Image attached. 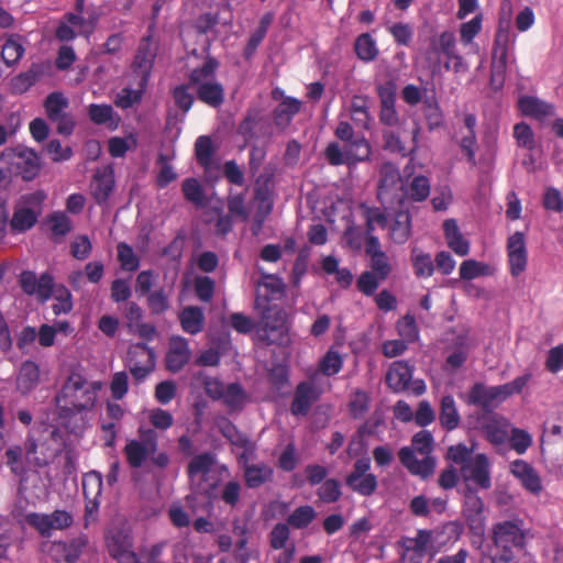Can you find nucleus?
<instances>
[{
	"mask_svg": "<svg viewBox=\"0 0 563 563\" xmlns=\"http://www.w3.org/2000/svg\"><path fill=\"white\" fill-rule=\"evenodd\" d=\"M100 389L101 383L88 382L82 375L71 373L56 395L58 418L69 420L76 415L91 411Z\"/></svg>",
	"mask_w": 563,
	"mask_h": 563,
	"instance_id": "f257e3e1",
	"label": "nucleus"
},
{
	"mask_svg": "<svg viewBox=\"0 0 563 563\" xmlns=\"http://www.w3.org/2000/svg\"><path fill=\"white\" fill-rule=\"evenodd\" d=\"M525 523L521 519L504 520L493 528V542L500 550L494 559L501 563L514 560L512 549H523L526 545Z\"/></svg>",
	"mask_w": 563,
	"mask_h": 563,
	"instance_id": "f03ea898",
	"label": "nucleus"
},
{
	"mask_svg": "<svg viewBox=\"0 0 563 563\" xmlns=\"http://www.w3.org/2000/svg\"><path fill=\"white\" fill-rule=\"evenodd\" d=\"M258 335L267 344H284L288 338L287 313L277 306H268L262 316Z\"/></svg>",
	"mask_w": 563,
	"mask_h": 563,
	"instance_id": "7ed1b4c3",
	"label": "nucleus"
},
{
	"mask_svg": "<svg viewBox=\"0 0 563 563\" xmlns=\"http://www.w3.org/2000/svg\"><path fill=\"white\" fill-rule=\"evenodd\" d=\"M399 169L393 163H384L379 169L377 199L383 206L402 205L406 194L402 191Z\"/></svg>",
	"mask_w": 563,
	"mask_h": 563,
	"instance_id": "20e7f679",
	"label": "nucleus"
},
{
	"mask_svg": "<svg viewBox=\"0 0 563 563\" xmlns=\"http://www.w3.org/2000/svg\"><path fill=\"white\" fill-rule=\"evenodd\" d=\"M141 440H130L123 448L128 464L132 468H140L155 453L158 448V434L153 429H139Z\"/></svg>",
	"mask_w": 563,
	"mask_h": 563,
	"instance_id": "39448f33",
	"label": "nucleus"
},
{
	"mask_svg": "<svg viewBox=\"0 0 563 563\" xmlns=\"http://www.w3.org/2000/svg\"><path fill=\"white\" fill-rule=\"evenodd\" d=\"M509 32L499 30L496 33L489 76V87L494 91L503 89L507 71Z\"/></svg>",
	"mask_w": 563,
	"mask_h": 563,
	"instance_id": "423d86ee",
	"label": "nucleus"
},
{
	"mask_svg": "<svg viewBox=\"0 0 563 563\" xmlns=\"http://www.w3.org/2000/svg\"><path fill=\"white\" fill-rule=\"evenodd\" d=\"M439 54H443L446 59L453 60V70L455 73H461L467 69L464 58L456 51V40L453 32L444 31L438 36L430 38L428 55L429 59H431V55L435 56L433 70L439 68Z\"/></svg>",
	"mask_w": 563,
	"mask_h": 563,
	"instance_id": "0eeeda50",
	"label": "nucleus"
},
{
	"mask_svg": "<svg viewBox=\"0 0 563 563\" xmlns=\"http://www.w3.org/2000/svg\"><path fill=\"white\" fill-rule=\"evenodd\" d=\"M25 521L42 537L49 538L53 530L69 528L74 522V518L70 512L56 509L52 514L30 512L25 516Z\"/></svg>",
	"mask_w": 563,
	"mask_h": 563,
	"instance_id": "6e6552de",
	"label": "nucleus"
},
{
	"mask_svg": "<svg viewBox=\"0 0 563 563\" xmlns=\"http://www.w3.org/2000/svg\"><path fill=\"white\" fill-rule=\"evenodd\" d=\"M126 366L137 382L145 379L155 368V352L145 343L130 345L126 353Z\"/></svg>",
	"mask_w": 563,
	"mask_h": 563,
	"instance_id": "1a4fd4ad",
	"label": "nucleus"
},
{
	"mask_svg": "<svg viewBox=\"0 0 563 563\" xmlns=\"http://www.w3.org/2000/svg\"><path fill=\"white\" fill-rule=\"evenodd\" d=\"M465 482H472L482 489L492 487L490 462L485 453L476 454L473 460L461 467Z\"/></svg>",
	"mask_w": 563,
	"mask_h": 563,
	"instance_id": "9d476101",
	"label": "nucleus"
},
{
	"mask_svg": "<svg viewBox=\"0 0 563 563\" xmlns=\"http://www.w3.org/2000/svg\"><path fill=\"white\" fill-rule=\"evenodd\" d=\"M503 389L498 386H486L475 383L468 390L467 402L481 407L485 412H492L500 401H504Z\"/></svg>",
	"mask_w": 563,
	"mask_h": 563,
	"instance_id": "9b49d317",
	"label": "nucleus"
},
{
	"mask_svg": "<svg viewBox=\"0 0 563 563\" xmlns=\"http://www.w3.org/2000/svg\"><path fill=\"white\" fill-rule=\"evenodd\" d=\"M12 168L22 179L33 180L41 169L40 157L33 150L18 146L13 151Z\"/></svg>",
	"mask_w": 563,
	"mask_h": 563,
	"instance_id": "f8f14e48",
	"label": "nucleus"
},
{
	"mask_svg": "<svg viewBox=\"0 0 563 563\" xmlns=\"http://www.w3.org/2000/svg\"><path fill=\"white\" fill-rule=\"evenodd\" d=\"M463 515L472 532L481 533L484 531V503L477 493L470 487L464 495Z\"/></svg>",
	"mask_w": 563,
	"mask_h": 563,
	"instance_id": "ddd939ff",
	"label": "nucleus"
},
{
	"mask_svg": "<svg viewBox=\"0 0 563 563\" xmlns=\"http://www.w3.org/2000/svg\"><path fill=\"white\" fill-rule=\"evenodd\" d=\"M20 285L22 290L27 295H36L42 302L46 301L54 288L53 277L48 274H42L40 278L35 273L24 271L20 275Z\"/></svg>",
	"mask_w": 563,
	"mask_h": 563,
	"instance_id": "4468645a",
	"label": "nucleus"
},
{
	"mask_svg": "<svg viewBox=\"0 0 563 563\" xmlns=\"http://www.w3.org/2000/svg\"><path fill=\"white\" fill-rule=\"evenodd\" d=\"M155 56V51L151 48L150 38H143L131 65L133 75L137 80H141V86H147L148 84Z\"/></svg>",
	"mask_w": 563,
	"mask_h": 563,
	"instance_id": "2eb2a0df",
	"label": "nucleus"
},
{
	"mask_svg": "<svg viewBox=\"0 0 563 563\" xmlns=\"http://www.w3.org/2000/svg\"><path fill=\"white\" fill-rule=\"evenodd\" d=\"M190 356L191 351L188 340L180 335H173L169 339V346L165 356L166 368L172 373H178L189 362Z\"/></svg>",
	"mask_w": 563,
	"mask_h": 563,
	"instance_id": "dca6fc26",
	"label": "nucleus"
},
{
	"mask_svg": "<svg viewBox=\"0 0 563 563\" xmlns=\"http://www.w3.org/2000/svg\"><path fill=\"white\" fill-rule=\"evenodd\" d=\"M114 185V169L111 165L96 170L90 188L91 195L99 206L107 203L113 192Z\"/></svg>",
	"mask_w": 563,
	"mask_h": 563,
	"instance_id": "f3484780",
	"label": "nucleus"
},
{
	"mask_svg": "<svg viewBox=\"0 0 563 563\" xmlns=\"http://www.w3.org/2000/svg\"><path fill=\"white\" fill-rule=\"evenodd\" d=\"M400 463L412 475L420 476L426 479L431 476L435 468V460L432 456H424L418 460L415 455V450L409 446H404L398 451Z\"/></svg>",
	"mask_w": 563,
	"mask_h": 563,
	"instance_id": "a211bd4d",
	"label": "nucleus"
},
{
	"mask_svg": "<svg viewBox=\"0 0 563 563\" xmlns=\"http://www.w3.org/2000/svg\"><path fill=\"white\" fill-rule=\"evenodd\" d=\"M400 463L412 475L420 476L426 479L431 476L435 468V460L432 456H424L418 460L415 455V450L409 446H404L398 451Z\"/></svg>",
	"mask_w": 563,
	"mask_h": 563,
	"instance_id": "6ab92c4d",
	"label": "nucleus"
},
{
	"mask_svg": "<svg viewBox=\"0 0 563 563\" xmlns=\"http://www.w3.org/2000/svg\"><path fill=\"white\" fill-rule=\"evenodd\" d=\"M317 399L318 393L314 385L308 380L300 382L295 389L290 412L294 416H306Z\"/></svg>",
	"mask_w": 563,
	"mask_h": 563,
	"instance_id": "aec40b11",
	"label": "nucleus"
},
{
	"mask_svg": "<svg viewBox=\"0 0 563 563\" xmlns=\"http://www.w3.org/2000/svg\"><path fill=\"white\" fill-rule=\"evenodd\" d=\"M510 473L517 477L521 485L530 493H540L541 479L531 464L523 460H515L510 463Z\"/></svg>",
	"mask_w": 563,
	"mask_h": 563,
	"instance_id": "412c9836",
	"label": "nucleus"
},
{
	"mask_svg": "<svg viewBox=\"0 0 563 563\" xmlns=\"http://www.w3.org/2000/svg\"><path fill=\"white\" fill-rule=\"evenodd\" d=\"M412 378V367L405 361L394 362L387 371L386 384L395 393L405 391Z\"/></svg>",
	"mask_w": 563,
	"mask_h": 563,
	"instance_id": "4be33fe9",
	"label": "nucleus"
},
{
	"mask_svg": "<svg viewBox=\"0 0 563 563\" xmlns=\"http://www.w3.org/2000/svg\"><path fill=\"white\" fill-rule=\"evenodd\" d=\"M508 421L503 417H490L483 421L482 432L493 445L504 444L508 439Z\"/></svg>",
	"mask_w": 563,
	"mask_h": 563,
	"instance_id": "5701e85b",
	"label": "nucleus"
},
{
	"mask_svg": "<svg viewBox=\"0 0 563 563\" xmlns=\"http://www.w3.org/2000/svg\"><path fill=\"white\" fill-rule=\"evenodd\" d=\"M45 441H41L32 432L26 434L23 450L30 465L43 467L48 464L49 456L45 453Z\"/></svg>",
	"mask_w": 563,
	"mask_h": 563,
	"instance_id": "b1692460",
	"label": "nucleus"
},
{
	"mask_svg": "<svg viewBox=\"0 0 563 563\" xmlns=\"http://www.w3.org/2000/svg\"><path fill=\"white\" fill-rule=\"evenodd\" d=\"M243 472L245 485L251 489L258 488L265 483L272 482L274 476L273 468L265 463H245Z\"/></svg>",
	"mask_w": 563,
	"mask_h": 563,
	"instance_id": "393cba45",
	"label": "nucleus"
},
{
	"mask_svg": "<svg viewBox=\"0 0 563 563\" xmlns=\"http://www.w3.org/2000/svg\"><path fill=\"white\" fill-rule=\"evenodd\" d=\"M181 329L191 335L198 334L205 327V313L198 306L185 307L178 316Z\"/></svg>",
	"mask_w": 563,
	"mask_h": 563,
	"instance_id": "a878e982",
	"label": "nucleus"
},
{
	"mask_svg": "<svg viewBox=\"0 0 563 563\" xmlns=\"http://www.w3.org/2000/svg\"><path fill=\"white\" fill-rule=\"evenodd\" d=\"M444 236L448 246L459 256H465L470 252V243L460 232L456 220L448 219L443 223Z\"/></svg>",
	"mask_w": 563,
	"mask_h": 563,
	"instance_id": "bb28decb",
	"label": "nucleus"
},
{
	"mask_svg": "<svg viewBox=\"0 0 563 563\" xmlns=\"http://www.w3.org/2000/svg\"><path fill=\"white\" fill-rule=\"evenodd\" d=\"M411 235V216L408 210L396 212L389 225V236L396 244H405Z\"/></svg>",
	"mask_w": 563,
	"mask_h": 563,
	"instance_id": "cd10ccee",
	"label": "nucleus"
},
{
	"mask_svg": "<svg viewBox=\"0 0 563 563\" xmlns=\"http://www.w3.org/2000/svg\"><path fill=\"white\" fill-rule=\"evenodd\" d=\"M518 108L522 114L542 120L545 117L553 115L554 107L539 98L523 96L518 100Z\"/></svg>",
	"mask_w": 563,
	"mask_h": 563,
	"instance_id": "c85d7f7f",
	"label": "nucleus"
},
{
	"mask_svg": "<svg viewBox=\"0 0 563 563\" xmlns=\"http://www.w3.org/2000/svg\"><path fill=\"white\" fill-rule=\"evenodd\" d=\"M353 51L356 57L364 63H372L376 60L379 55L377 41L367 32L356 36L353 44Z\"/></svg>",
	"mask_w": 563,
	"mask_h": 563,
	"instance_id": "c756f323",
	"label": "nucleus"
},
{
	"mask_svg": "<svg viewBox=\"0 0 563 563\" xmlns=\"http://www.w3.org/2000/svg\"><path fill=\"white\" fill-rule=\"evenodd\" d=\"M301 101L294 97H285L274 109L273 115L277 126L286 128L292 118L300 112Z\"/></svg>",
	"mask_w": 563,
	"mask_h": 563,
	"instance_id": "7c9ffc66",
	"label": "nucleus"
},
{
	"mask_svg": "<svg viewBox=\"0 0 563 563\" xmlns=\"http://www.w3.org/2000/svg\"><path fill=\"white\" fill-rule=\"evenodd\" d=\"M197 98L212 108H219L224 101V89L220 82L205 81L197 86Z\"/></svg>",
	"mask_w": 563,
	"mask_h": 563,
	"instance_id": "2f4dec72",
	"label": "nucleus"
},
{
	"mask_svg": "<svg viewBox=\"0 0 563 563\" xmlns=\"http://www.w3.org/2000/svg\"><path fill=\"white\" fill-rule=\"evenodd\" d=\"M439 421L441 427L446 431H452L459 427L461 417L453 396L446 395L442 397Z\"/></svg>",
	"mask_w": 563,
	"mask_h": 563,
	"instance_id": "473e14b6",
	"label": "nucleus"
},
{
	"mask_svg": "<svg viewBox=\"0 0 563 563\" xmlns=\"http://www.w3.org/2000/svg\"><path fill=\"white\" fill-rule=\"evenodd\" d=\"M40 382L38 365L32 361L22 363L16 378V387L22 394L34 389Z\"/></svg>",
	"mask_w": 563,
	"mask_h": 563,
	"instance_id": "72a5a7b5",
	"label": "nucleus"
},
{
	"mask_svg": "<svg viewBox=\"0 0 563 563\" xmlns=\"http://www.w3.org/2000/svg\"><path fill=\"white\" fill-rule=\"evenodd\" d=\"M82 493L88 504L98 507L102 493V475L98 471H90L82 476Z\"/></svg>",
	"mask_w": 563,
	"mask_h": 563,
	"instance_id": "f704fd0d",
	"label": "nucleus"
},
{
	"mask_svg": "<svg viewBox=\"0 0 563 563\" xmlns=\"http://www.w3.org/2000/svg\"><path fill=\"white\" fill-rule=\"evenodd\" d=\"M38 213L31 208H16L9 222L12 233H23L31 230L37 222Z\"/></svg>",
	"mask_w": 563,
	"mask_h": 563,
	"instance_id": "c9c22d12",
	"label": "nucleus"
},
{
	"mask_svg": "<svg viewBox=\"0 0 563 563\" xmlns=\"http://www.w3.org/2000/svg\"><path fill=\"white\" fill-rule=\"evenodd\" d=\"M369 100L366 96H354L350 104V114L353 122L362 128L369 129L371 115L368 112Z\"/></svg>",
	"mask_w": 563,
	"mask_h": 563,
	"instance_id": "e433bc0d",
	"label": "nucleus"
},
{
	"mask_svg": "<svg viewBox=\"0 0 563 563\" xmlns=\"http://www.w3.org/2000/svg\"><path fill=\"white\" fill-rule=\"evenodd\" d=\"M371 153V145L364 136L353 139L345 144L347 164L367 161Z\"/></svg>",
	"mask_w": 563,
	"mask_h": 563,
	"instance_id": "4c0bfd02",
	"label": "nucleus"
},
{
	"mask_svg": "<svg viewBox=\"0 0 563 563\" xmlns=\"http://www.w3.org/2000/svg\"><path fill=\"white\" fill-rule=\"evenodd\" d=\"M214 153L216 148L210 136L200 135L197 137L195 142V156L198 165L206 170L209 169L212 165Z\"/></svg>",
	"mask_w": 563,
	"mask_h": 563,
	"instance_id": "58836bf2",
	"label": "nucleus"
},
{
	"mask_svg": "<svg viewBox=\"0 0 563 563\" xmlns=\"http://www.w3.org/2000/svg\"><path fill=\"white\" fill-rule=\"evenodd\" d=\"M214 463L216 457L210 452H205L195 455L187 465V475L190 478H194L195 476L201 474L202 479H206V477L211 472V468L214 465Z\"/></svg>",
	"mask_w": 563,
	"mask_h": 563,
	"instance_id": "ea45409f",
	"label": "nucleus"
},
{
	"mask_svg": "<svg viewBox=\"0 0 563 563\" xmlns=\"http://www.w3.org/2000/svg\"><path fill=\"white\" fill-rule=\"evenodd\" d=\"M371 405V396L362 389L354 390L347 404L350 416L353 419H362L368 411Z\"/></svg>",
	"mask_w": 563,
	"mask_h": 563,
	"instance_id": "a19ab883",
	"label": "nucleus"
},
{
	"mask_svg": "<svg viewBox=\"0 0 563 563\" xmlns=\"http://www.w3.org/2000/svg\"><path fill=\"white\" fill-rule=\"evenodd\" d=\"M432 542V531L430 530H418L416 537L405 538L401 541V545L406 553H423L427 554L428 548Z\"/></svg>",
	"mask_w": 563,
	"mask_h": 563,
	"instance_id": "79ce46f5",
	"label": "nucleus"
},
{
	"mask_svg": "<svg viewBox=\"0 0 563 563\" xmlns=\"http://www.w3.org/2000/svg\"><path fill=\"white\" fill-rule=\"evenodd\" d=\"M88 115L95 124H108V126L112 129H115L118 125L113 120L114 111L110 104L91 103L88 107Z\"/></svg>",
	"mask_w": 563,
	"mask_h": 563,
	"instance_id": "37998d69",
	"label": "nucleus"
},
{
	"mask_svg": "<svg viewBox=\"0 0 563 563\" xmlns=\"http://www.w3.org/2000/svg\"><path fill=\"white\" fill-rule=\"evenodd\" d=\"M411 262L415 275L419 278H428L434 272V263L430 254L419 251L417 247L412 249Z\"/></svg>",
	"mask_w": 563,
	"mask_h": 563,
	"instance_id": "c03bdc74",
	"label": "nucleus"
},
{
	"mask_svg": "<svg viewBox=\"0 0 563 563\" xmlns=\"http://www.w3.org/2000/svg\"><path fill=\"white\" fill-rule=\"evenodd\" d=\"M181 191L187 201L194 203L197 207L205 206V191L197 178H186L181 184Z\"/></svg>",
	"mask_w": 563,
	"mask_h": 563,
	"instance_id": "a18cd8bd",
	"label": "nucleus"
},
{
	"mask_svg": "<svg viewBox=\"0 0 563 563\" xmlns=\"http://www.w3.org/2000/svg\"><path fill=\"white\" fill-rule=\"evenodd\" d=\"M136 89L123 88L117 95L114 104L121 109H129L142 100V96L147 86H141V80L136 81Z\"/></svg>",
	"mask_w": 563,
	"mask_h": 563,
	"instance_id": "49530a36",
	"label": "nucleus"
},
{
	"mask_svg": "<svg viewBox=\"0 0 563 563\" xmlns=\"http://www.w3.org/2000/svg\"><path fill=\"white\" fill-rule=\"evenodd\" d=\"M317 512L310 505H305L296 508L287 518V523L294 529H305L314 519Z\"/></svg>",
	"mask_w": 563,
	"mask_h": 563,
	"instance_id": "de8ad7c7",
	"label": "nucleus"
},
{
	"mask_svg": "<svg viewBox=\"0 0 563 563\" xmlns=\"http://www.w3.org/2000/svg\"><path fill=\"white\" fill-rule=\"evenodd\" d=\"M218 66V60L208 55L201 67H197L191 70L189 75V84L199 86L201 82L208 81L209 78L214 76Z\"/></svg>",
	"mask_w": 563,
	"mask_h": 563,
	"instance_id": "09e8293b",
	"label": "nucleus"
},
{
	"mask_svg": "<svg viewBox=\"0 0 563 563\" xmlns=\"http://www.w3.org/2000/svg\"><path fill=\"white\" fill-rule=\"evenodd\" d=\"M460 277L464 280H472L479 276H487L490 274L489 265L475 261L465 260L460 266Z\"/></svg>",
	"mask_w": 563,
	"mask_h": 563,
	"instance_id": "8fccbe9b",
	"label": "nucleus"
},
{
	"mask_svg": "<svg viewBox=\"0 0 563 563\" xmlns=\"http://www.w3.org/2000/svg\"><path fill=\"white\" fill-rule=\"evenodd\" d=\"M23 54L24 47L22 43L13 36L9 37L4 42L1 49V58L7 66H13L14 64H16L21 59Z\"/></svg>",
	"mask_w": 563,
	"mask_h": 563,
	"instance_id": "3c124183",
	"label": "nucleus"
},
{
	"mask_svg": "<svg viewBox=\"0 0 563 563\" xmlns=\"http://www.w3.org/2000/svg\"><path fill=\"white\" fill-rule=\"evenodd\" d=\"M118 261L123 271L135 272L140 267V260L135 255L131 245L125 242H119L117 245Z\"/></svg>",
	"mask_w": 563,
	"mask_h": 563,
	"instance_id": "603ef678",
	"label": "nucleus"
},
{
	"mask_svg": "<svg viewBox=\"0 0 563 563\" xmlns=\"http://www.w3.org/2000/svg\"><path fill=\"white\" fill-rule=\"evenodd\" d=\"M107 548L112 559L132 549L131 538L123 532H115L107 538Z\"/></svg>",
	"mask_w": 563,
	"mask_h": 563,
	"instance_id": "864d4df0",
	"label": "nucleus"
},
{
	"mask_svg": "<svg viewBox=\"0 0 563 563\" xmlns=\"http://www.w3.org/2000/svg\"><path fill=\"white\" fill-rule=\"evenodd\" d=\"M345 484L350 487L354 493L368 497L372 496L378 486L377 477L375 474H368L360 477L358 479L350 483V479H345Z\"/></svg>",
	"mask_w": 563,
	"mask_h": 563,
	"instance_id": "5fc2aeb1",
	"label": "nucleus"
},
{
	"mask_svg": "<svg viewBox=\"0 0 563 563\" xmlns=\"http://www.w3.org/2000/svg\"><path fill=\"white\" fill-rule=\"evenodd\" d=\"M67 107L68 100L62 92L57 91L49 93L44 102V108L49 120L56 119L57 117L64 114V109Z\"/></svg>",
	"mask_w": 563,
	"mask_h": 563,
	"instance_id": "6e6d98bb",
	"label": "nucleus"
},
{
	"mask_svg": "<svg viewBox=\"0 0 563 563\" xmlns=\"http://www.w3.org/2000/svg\"><path fill=\"white\" fill-rule=\"evenodd\" d=\"M317 495L325 504L336 503L342 495L340 482L335 478L325 479L318 488Z\"/></svg>",
	"mask_w": 563,
	"mask_h": 563,
	"instance_id": "4d7b16f0",
	"label": "nucleus"
},
{
	"mask_svg": "<svg viewBox=\"0 0 563 563\" xmlns=\"http://www.w3.org/2000/svg\"><path fill=\"white\" fill-rule=\"evenodd\" d=\"M407 195L413 201H424L430 195V180L423 175L413 177Z\"/></svg>",
	"mask_w": 563,
	"mask_h": 563,
	"instance_id": "13d9d810",
	"label": "nucleus"
},
{
	"mask_svg": "<svg viewBox=\"0 0 563 563\" xmlns=\"http://www.w3.org/2000/svg\"><path fill=\"white\" fill-rule=\"evenodd\" d=\"M23 451L24 450L21 445H13L4 453L5 464L10 468L11 473L20 477L25 475V467L22 462Z\"/></svg>",
	"mask_w": 563,
	"mask_h": 563,
	"instance_id": "bf43d9fd",
	"label": "nucleus"
},
{
	"mask_svg": "<svg viewBox=\"0 0 563 563\" xmlns=\"http://www.w3.org/2000/svg\"><path fill=\"white\" fill-rule=\"evenodd\" d=\"M343 366V360L339 352L329 350L322 357L319 368L325 376H333L338 374Z\"/></svg>",
	"mask_w": 563,
	"mask_h": 563,
	"instance_id": "052dcab7",
	"label": "nucleus"
},
{
	"mask_svg": "<svg viewBox=\"0 0 563 563\" xmlns=\"http://www.w3.org/2000/svg\"><path fill=\"white\" fill-rule=\"evenodd\" d=\"M195 294L199 300L203 302L211 301L214 290L216 283L209 276H197L194 282Z\"/></svg>",
	"mask_w": 563,
	"mask_h": 563,
	"instance_id": "680f3d73",
	"label": "nucleus"
},
{
	"mask_svg": "<svg viewBox=\"0 0 563 563\" xmlns=\"http://www.w3.org/2000/svg\"><path fill=\"white\" fill-rule=\"evenodd\" d=\"M384 279H380L378 275L371 271L363 272L357 280H356V287L358 291H361L365 296H373L375 291L377 290L379 283Z\"/></svg>",
	"mask_w": 563,
	"mask_h": 563,
	"instance_id": "e2e57ef3",
	"label": "nucleus"
},
{
	"mask_svg": "<svg viewBox=\"0 0 563 563\" xmlns=\"http://www.w3.org/2000/svg\"><path fill=\"white\" fill-rule=\"evenodd\" d=\"M514 137L520 147H525L527 150H533L536 147L532 129L526 122L515 124Z\"/></svg>",
	"mask_w": 563,
	"mask_h": 563,
	"instance_id": "0e129e2a",
	"label": "nucleus"
},
{
	"mask_svg": "<svg viewBox=\"0 0 563 563\" xmlns=\"http://www.w3.org/2000/svg\"><path fill=\"white\" fill-rule=\"evenodd\" d=\"M397 331L407 342H415L419 338L417 322L411 314H406L397 322Z\"/></svg>",
	"mask_w": 563,
	"mask_h": 563,
	"instance_id": "69168bd1",
	"label": "nucleus"
},
{
	"mask_svg": "<svg viewBox=\"0 0 563 563\" xmlns=\"http://www.w3.org/2000/svg\"><path fill=\"white\" fill-rule=\"evenodd\" d=\"M482 22H483V15L476 14L472 20L468 22H465L460 27V37L461 42L464 45H468L473 42L475 36L481 32L482 30Z\"/></svg>",
	"mask_w": 563,
	"mask_h": 563,
	"instance_id": "338daca9",
	"label": "nucleus"
},
{
	"mask_svg": "<svg viewBox=\"0 0 563 563\" xmlns=\"http://www.w3.org/2000/svg\"><path fill=\"white\" fill-rule=\"evenodd\" d=\"M51 230L55 236H65L71 231L70 219L62 211H55L48 217Z\"/></svg>",
	"mask_w": 563,
	"mask_h": 563,
	"instance_id": "774afa93",
	"label": "nucleus"
}]
</instances>
